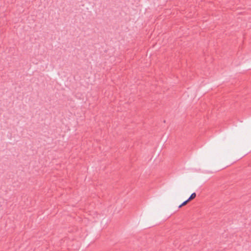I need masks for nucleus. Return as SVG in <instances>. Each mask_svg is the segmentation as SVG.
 <instances>
[{
	"label": "nucleus",
	"instance_id": "nucleus-2",
	"mask_svg": "<svg viewBox=\"0 0 251 251\" xmlns=\"http://www.w3.org/2000/svg\"><path fill=\"white\" fill-rule=\"evenodd\" d=\"M189 201H188V200L187 199L186 201H184L182 203H181L179 206V208H180L182 206H184L185 205H186Z\"/></svg>",
	"mask_w": 251,
	"mask_h": 251
},
{
	"label": "nucleus",
	"instance_id": "nucleus-1",
	"mask_svg": "<svg viewBox=\"0 0 251 251\" xmlns=\"http://www.w3.org/2000/svg\"><path fill=\"white\" fill-rule=\"evenodd\" d=\"M196 194L195 193H193L191 195V196H190V197L188 198V200L190 201L195 199L196 198Z\"/></svg>",
	"mask_w": 251,
	"mask_h": 251
}]
</instances>
